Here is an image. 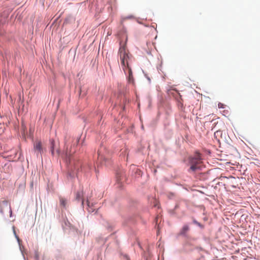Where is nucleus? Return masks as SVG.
I'll list each match as a JSON object with an SVG mask.
<instances>
[{"label":"nucleus","instance_id":"obj_1","mask_svg":"<svg viewBox=\"0 0 260 260\" xmlns=\"http://www.w3.org/2000/svg\"><path fill=\"white\" fill-rule=\"evenodd\" d=\"M118 56L120 58L122 68L125 74L128 75L129 82H133V76L132 68L130 66L133 56L130 54L128 50L126 48L125 44L123 45L120 43V46L118 50Z\"/></svg>","mask_w":260,"mask_h":260},{"label":"nucleus","instance_id":"obj_2","mask_svg":"<svg viewBox=\"0 0 260 260\" xmlns=\"http://www.w3.org/2000/svg\"><path fill=\"white\" fill-rule=\"evenodd\" d=\"M189 162L190 164V170L194 172L200 169L202 163L200 154L197 153L193 157L190 158Z\"/></svg>","mask_w":260,"mask_h":260},{"label":"nucleus","instance_id":"obj_3","mask_svg":"<svg viewBox=\"0 0 260 260\" xmlns=\"http://www.w3.org/2000/svg\"><path fill=\"white\" fill-rule=\"evenodd\" d=\"M50 150L52 155H54L55 154L57 155L59 154V148L54 140H51V141Z\"/></svg>","mask_w":260,"mask_h":260},{"label":"nucleus","instance_id":"obj_4","mask_svg":"<svg viewBox=\"0 0 260 260\" xmlns=\"http://www.w3.org/2000/svg\"><path fill=\"white\" fill-rule=\"evenodd\" d=\"M34 150L39 153L40 155L43 152V148L42 146V143L40 141H36L34 144Z\"/></svg>","mask_w":260,"mask_h":260},{"label":"nucleus","instance_id":"obj_5","mask_svg":"<svg viewBox=\"0 0 260 260\" xmlns=\"http://www.w3.org/2000/svg\"><path fill=\"white\" fill-rule=\"evenodd\" d=\"M67 161H68V162H69V163L70 164L72 165H74V169H79V165L77 166V165L75 164V159H74V158L73 157H72V156H70V157H69L68 160V159L67 160Z\"/></svg>","mask_w":260,"mask_h":260},{"label":"nucleus","instance_id":"obj_6","mask_svg":"<svg viewBox=\"0 0 260 260\" xmlns=\"http://www.w3.org/2000/svg\"><path fill=\"white\" fill-rule=\"evenodd\" d=\"M82 197H83V192H77V193H76V199L78 201H81V203H82V205L83 204V200L82 199Z\"/></svg>","mask_w":260,"mask_h":260},{"label":"nucleus","instance_id":"obj_7","mask_svg":"<svg viewBox=\"0 0 260 260\" xmlns=\"http://www.w3.org/2000/svg\"><path fill=\"white\" fill-rule=\"evenodd\" d=\"M189 229L187 225H184L180 232V235H184L188 231Z\"/></svg>","mask_w":260,"mask_h":260},{"label":"nucleus","instance_id":"obj_8","mask_svg":"<svg viewBox=\"0 0 260 260\" xmlns=\"http://www.w3.org/2000/svg\"><path fill=\"white\" fill-rule=\"evenodd\" d=\"M59 202H60V206H62L63 207H66V206L67 203V201L65 198H64L62 197H59Z\"/></svg>","mask_w":260,"mask_h":260},{"label":"nucleus","instance_id":"obj_9","mask_svg":"<svg viewBox=\"0 0 260 260\" xmlns=\"http://www.w3.org/2000/svg\"><path fill=\"white\" fill-rule=\"evenodd\" d=\"M222 131L219 130L217 131L214 133V137L219 141L218 138L222 137Z\"/></svg>","mask_w":260,"mask_h":260},{"label":"nucleus","instance_id":"obj_10","mask_svg":"<svg viewBox=\"0 0 260 260\" xmlns=\"http://www.w3.org/2000/svg\"><path fill=\"white\" fill-rule=\"evenodd\" d=\"M98 159L100 160H105V161H106L105 158L102 155H101L100 152H98Z\"/></svg>","mask_w":260,"mask_h":260},{"label":"nucleus","instance_id":"obj_11","mask_svg":"<svg viewBox=\"0 0 260 260\" xmlns=\"http://www.w3.org/2000/svg\"><path fill=\"white\" fill-rule=\"evenodd\" d=\"M224 107H225V105L223 104H222V103H219L218 104V108H219V109L224 108Z\"/></svg>","mask_w":260,"mask_h":260}]
</instances>
